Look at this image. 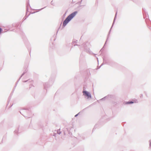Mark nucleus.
<instances>
[{
  "mask_svg": "<svg viewBox=\"0 0 151 151\" xmlns=\"http://www.w3.org/2000/svg\"><path fill=\"white\" fill-rule=\"evenodd\" d=\"M77 13V12H75L70 15L64 21L63 26L64 27L65 26L67 23L75 16Z\"/></svg>",
  "mask_w": 151,
  "mask_h": 151,
  "instance_id": "nucleus-1",
  "label": "nucleus"
},
{
  "mask_svg": "<svg viewBox=\"0 0 151 151\" xmlns=\"http://www.w3.org/2000/svg\"><path fill=\"white\" fill-rule=\"evenodd\" d=\"M83 95L87 96L88 98H91V96L90 94L88 92L84 91H83Z\"/></svg>",
  "mask_w": 151,
  "mask_h": 151,
  "instance_id": "nucleus-2",
  "label": "nucleus"
},
{
  "mask_svg": "<svg viewBox=\"0 0 151 151\" xmlns=\"http://www.w3.org/2000/svg\"><path fill=\"white\" fill-rule=\"evenodd\" d=\"M134 102H132V101H131V102H128L127 103V104H132V103H133Z\"/></svg>",
  "mask_w": 151,
  "mask_h": 151,
  "instance_id": "nucleus-3",
  "label": "nucleus"
},
{
  "mask_svg": "<svg viewBox=\"0 0 151 151\" xmlns=\"http://www.w3.org/2000/svg\"><path fill=\"white\" fill-rule=\"evenodd\" d=\"M79 113H78V114H76L75 116H77L78 115V114Z\"/></svg>",
  "mask_w": 151,
  "mask_h": 151,
  "instance_id": "nucleus-4",
  "label": "nucleus"
},
{
  "mask_svg": "<svg viewBox=\"0 0 151 151\" xmlns=\"http://www.w3.org/2000/svg\"><path fill=\"white\" fill-rule=\"evenodd\" d=\"M150 144H151V142H150Z\"/></svg>",
  "mask_w": 151,
  "mask_h": 151,
  "instance_id": "nucleus-5",
  "label": "nucleus"
}]
</instances>
